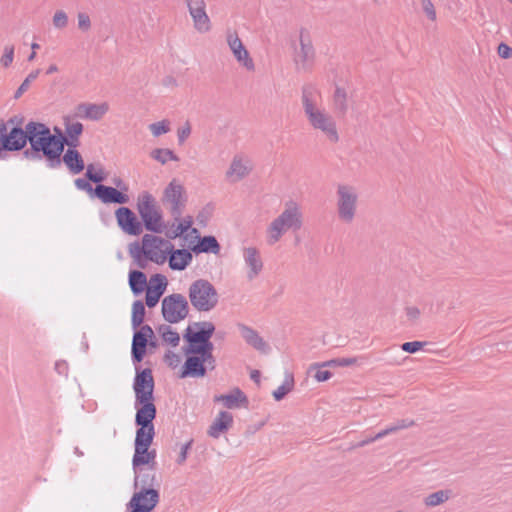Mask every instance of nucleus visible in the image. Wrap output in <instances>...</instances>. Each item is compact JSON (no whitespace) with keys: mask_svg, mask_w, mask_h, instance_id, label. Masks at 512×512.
Listing matches in <instances>:
<instances>
[{"mask_svg":"<svg viewBox=\"0 0 512 512\" xmlns=\"http://www.w3.org/2000/svg\"><path fill=\"white\" fill-rule=\"evenodd\" d=\"M133 389L135 393V423L137 426L154 427L153 420L156 417L154 404V378L149 368L137 370L134 378Z\"/></svg>","mask_w":512,"mask_h":512,"instance_id":"obj_2","label":"nucleus"},{"mask_svg":"<svg viewBox=\"0 0 512 512\" xmlns=\"http://www.w3.org/2000/svg\"><path fill=\"white\" fill-rule=\"evenodd\" d=\"M168 282L165 276L156 274L151 277L147 288H166Z\"/></svg>","mask_w":512,"mask_h":512,"instance_id":"obj_49","label":"nucleus"},{"mask_svg":"<svg viewBox=\"0 0 512 512\" xmlns=\"http://www.w3.org/2000/svg\"><path fill=\"white\" fill-rule=\"evenodd\" d=\"M424 345L425 342L421 341L405 342L401 345V349L407 353H416L422 349Z\"/></svg>","mask_w":512,"mask_h":512,"instance_id":"obj_50","label":"nucleus"},{"mask_svg":"<svg viewBox=\"0 0 512 512\" xmlns=\"http://www.w3.org/2000/svg\"><path fill=\"white\" fill-rule=\"evenodd\" d=\"M147 339L141 333H135L132 341V359L134 362L142 361L147 346Z\"/></svg>","mask_w":512,"mask_h":512,"instance_id":"obj_32","label":"nucleus"},{"mask_svg":"<svg viewBox=\"0 0 512 512\" xmlns=\"http://www.w3.org/2000/svg\"><path fill=\"white\" fill-rule=\"evenodd\" d=\"M39 73L40 70H35L24 79V81L22 82V84L16 92V97H19L23 92H25L29 88L31 82H33L38 77Z\"/></svg>","mask_w":512,"mask_h":512,"instance_id":"obj_46","label":"nucleus"},{"mask_svg":"<svg viewBox=\"0 0 512 512\" xmlns=\"http://www.w3.org/2000/svg\"><path fill=\"white\" fill-rule=\"evenodd\" d=\"M65 136L64 141L68 147H77L79 145V137L83 132V125L71 119L69 116L64 117Z\"/></svg>","mask_w":512,"mask_h":512,"instance_id":"obj_23","label":"nucleus"},{"mask_svg":"<svg viewBox=\"0 0 512 512\" xmlns=\"http://www.w3.org/2000/svg\"><path fill=\"white\" fill-rule=\"evenodd\" d=\"M452 497V491L449 489L438 490L433 492L423 499L426 507L433 508L447 502Z\"/></svg>","mask_w":512,"mask_h":512,"instance_id":"obj_30","label":"nucleus"},{"mask_svg":"<svg viewBox=\"0 0 512 512\" xmlns=\"http://www.w3.org/2000/svg\"><path fill=\"white\" fill-rule=\"evenodd\" d=\"M31 48H32V53L28 57L29 61H33L35 59V57H36V50L39 48V44L32 43Z\"/></svg>","mask_w":512,"mask_h":512,"instance_id":"obj_63","label":"nucleus"},{"mask_svg":"<svg viewBox=\"0 0 512 512\" xmlns=\"http://www.w3.org/2000/svg\"><path fill=\"white\" fill-rule=\"evenodd\" d=\"M149 130L154 137H159L160 135L166 134L171 130V123L169 120L164 119L159 122L150 124Z\"/></svg>","mask_w":512,"mask_h":512,"instance_id":"obj_42","label":"nucleus"},{"mask_svg":"<svg viewBox=\"0 0 512 512\" xmlns=\"http://www.w3.org/2000/svg\"><path fill=\"white\" fill-rule=\"evenodd\" d=\"M497 53L501 58L509 59L512 57V48L505 43H501L498 45Z\"/></svg>","mask_w":512,"mask_h":512,"instance_id":"obj_55","label":"nucleus"},{"mask_svg":"<svg viewBox=\"0 0 512 512\" xmlns=\"http://www.w3.org/2000/svg\"><path fill=\"white\" fill-rule=\"evenodd\" d=\"M233 424V416L227 411H221L214 419L208 429V435L212 438H219L220 435L227 431Z\"/></svg>","mask_w":512,"mask_h":512,"instance_id":"obj_25","label":"nucleus"},{"mask_svg":"<svg viewBox=\"0 0 512 512\" xmlns=\"http://www.w3.org/2000/svg\"><path fill=\"white\" fill-rule=\"evenodd\" d=\"M237 328L248 345L261 352L267 351L268 346L266 342L255 329L243 323H238Z\"/></svg>","mask_w":512,"mask_h":512,"instance_id":"obj_22","label":"nucleus"},{"mask_svg":"<svg viewBox=\"0 0 512 512\" xmlns=\"http://www.w3.org/2000/svg\"><path fill=\"white\" fill-rule=\"evenodd\" d=\"M13 59H14V46H12V45L5 46L4 50H3V54L0 58V64L4 68H8L12 64Z\"/></svg>","mask_w":512,"mask_h":512,"instance_id":"obj_44","label":"nucleus"},{"mask_svg":"<svg viewBox=\"0 0 512 512\" xmlns=\"http://www.w3.org/2000/svg\"><path fill=\"white\" fill-rule=\"evenodd\" d=\"M250 378L256 383L260 382V372L258 370H253L250 373Z\"/></svg>","mask_w":512,"mask_h":512,"instance_id":"obj_64","label":"nucleus"},{"mask_svg":"<svg viewBox=\"0 0 512 512\" xmlns=\"http://www.w3.org/2000/svg\"><path fill=\"white\" fill-rule=\"evenodd\" d=\"M129 285L130 288H146L147 278L146 275L141 271H131L129 274Z\"/></svg>","mask_w":512,"mask_h":512,"instance_id":"obj_40","label":"nucleus"},{"mask_svg":"<svg viewBox=\"0 0 512 512\" xmlns=\"http://www.w3.org/2000/svg\"><path fill=\"white\" fill-rule=\"evenodd\" d=\"M315 58L314 49L309 39H300V47L296 51L295 61L303 68L310 66Z\"/></svg>","mask_w":512,"mask_h":512,"instance_id":"obj_27","label":"nucleus"},{"mask_svg":"<svg viewBox=\"0 0 512 512\" xmlns=\"http://www.w3.org/2000/svg\"><path fill=\"white\" fill-rule=\"evenodd\" d=\"M76 148L77 147H68L62 158L64 164L72 174H79L85 168L84 160Z\"/></svg>","mask_w":512,"mask_h":512,"instance_id":"obj_26","label":"nucleus"},{"mask_svg":"<svg viewBox=\"0 0 512 512\" xmlns=\"http://www.w3.org/2000/svg\"><path fill=\"white\" fill-rule=\"evenodd\" d=\"M142 481H147L149 484L146 486L147 488H152L153 486V481H154V476H150V475H138L135 477V488H142V485H143V482Z\"/></svg>","mask_w":512,"mask_h":512,"instance_id":"obj_54","label":"nucleus"},{"mask_svg":"<svg viewBox=\"0 0 512 512\" xmlns=\"http://www.w3.org/2000/svg\"><path fill=\"white\" fill-rule=\"evenodd\" d=\"M115 215L118 225L124 232L130 235H139L141 233V224L129 208L120 207Z\"/></svg>","mask_w":512,"mask_h":512,"instance_id":"obj_19","label":"nucleus"},{"mask_svg":"<svg viewBox=\"0 0 512 512\" xmlns=\"http://www.w3.org/2000/svg\"><path fill=\"white\" fill-rule=\"evenodd\" d=\"M294 387V377L291 373H286L283 383L273 392L275 400H282Z\"/></svg>","mask_w":512,"mask_h":512,"instance_id":"obj_35","label":"nucleus"},{"mask_svg":"<svg viewBox=\"0 0 512 512\" xmlns=\"http://www.w3.org/2000/svg\"><path fill=\"white\" fill-rule=\"evenodd\" d=\"M55 369L58 371V373L65 374V373H67L68 367H67L66 362L63 361V362H57L55 365Z\"/></svg>","mask_w":512,"mask_h":512,"instance_id":"obj_61","label":"nucleus"},{"mask_svg":"<svg viewBox=\"0 0 512 512\" xmlns=\"http://www.w3.org/2000/svg\"><path fill=\"white\" fill-rule=\"evenodd\" d=\"M137 210L147 230L156 233L162 231V216L151 194L144 192L138 196Z\"/></svg>","mask_w":512,"mask_h":512,"instance_id":"obj_9","label":"nucleus"},{"mask_svg":"<svg viewBox=\"0 0 512 512\" xmlns=\"http://www.w3.org/2000/svg\"><path fill=\"white\" fill-rule=\"evenodd\" d=\"M226 41L239 66L248 72H253L255 70L254 60L238 34L236 32L228 33Z\"/></svg>","mask_w":512,"mask_h":512,"instance_id":"obj_13","label":"nucleus"},{"mask_svg":"<svg viewBox=\"0 0 512 512\" xmlns=\"http://www.w3.org/2000/svg\"><path fill=\"white\" fill-rule=\"evenodd\" d=\"M190 301L198 311H210L219 301L217 290H189Z\"/></svg>","mask_w":512,"mask_h":512,"instance_id":"obj_18","label":"nucleus"},{"mask_svg":"<svg viewBox=\"0 0 512 512\" xmlns=\"http://www.w3.org/2000/svg\"><path fill=\"white\" fill-rule=\"evenodd\" d=\"M189 246L192 247V250L201 253V252H212L218 253L219 244L214 237H204L201 240H197L196 244L193 245V241L188 243Z\"/></svg>","mask_w":512,"mask_h":512,"instance_id":"obj_31","label":"nucleus"},{"mask_svg":"<svg viewBox=\"0 0 512 512\" xmlns=\"http://www.w3.org/2000/svg\"><path fill=\"white\" fill-rule=\"evenodd\" d=\"M189 236H193L195 240L199 238L197 230L191 227L190 220H184L178 224L174 231V237H184L187 239Z\"/></svg>","mask_w":512,"mask_h":512,"instance_id":"obj_36","label":"nucleus"},{"mask_svg":"<svg viewBox=\"0 0 512 512\" xmlns=\"http://www.w3.org/2000/svg\"><path fill=\"white\" fill-rule=\"evenodd\" d=\"M95 195L105 204L117 203L126 204L129 202V194L120 191L117 188L105 185H97L95 188Z\"/></svg>","mask_w":512,"mask_h":512,"instance_id":"obj_20","label":"nucleus"},{"mask_svg":"<svg viewBox=\"0 0 512 512\" xmlns=\"http://www.w3.org/2000/svg\"><path fill=\"white\" fill-rule=\"evenodd\" d=\"M415 424L413 420L410 419H401L397 420L394 424L390 425L393 429V433H396L400 430L412 427Z\"/></svg>","mask_w":512,"mask_h":512,"instance_id":"obj_53","label":"nucleus"},{"mask_svg":"<svg viewBox=\"0 0 512 512\" xmlns=\"http://www.w3.org/2000/svg\"><path fill=\"white\" fill-rule=\"evenodd\" d=\"M77 22H78V28L83 31L87 32L91 28V20L88 14L86 13H78L77 15Z\"/></svg>","mask_w":512,"mask_h":512,"instance_id":"obj_48","label":"nucleus"},{"mask_svg":"<svg viewBox=\"0 0 512 512\" xmlns=\"http://www.w3.org/2000/svg\"><path fill=\"white\" fill-rule=\"evenodd\" d=\"M151 156L161 164H166L169 161H178L179 158L174 152L167 148H159L152 151Z\"/></svg>","mask_w":512,"mask_h":512,"instance_id":"obj_38","label":"nucleus"},{"mask_svg":"<svg viewBox=\"0 0 512 512\" xmlns=\"http://www.w3.org/2000/svg\"><path fill=\"white\" fill-rule=\"evenodd\" d=\"M53 26L56 29H64L68 25V15L63 10H57L52 18Z\"/></svg>","mask_w":512,"mask_h":512,"instance_id":"obj_43","label":"nucleus"},{"mask_svg":"<svg viewBox=\"0 0 512 512\" xmlns=\"http://www.w3.org/2000/svg\"><path fill=\"white\" fill-rule=\"evenodd\" d=\"M302 104L309 125L320 132L328 142L337 143L340 139L337 124L322 106L321 94L317 90L306 89Z\"/></svg>","mask_w":512,"mask_h":512,"instance_id":"obj_1","label":"nucleus"},{"mask_svg":"<svg viewBox=\"0 0 512 512\" xmlns=\"http://www.w3.org/2000/svg\"><path fill=\"white\" fill-rule=\"evenodd\" d=\"M169 254V266L174 270L185 269L192 260V254L184 249L172 250Z\"/></svg>","mask_w":512,"mask_h":512,"instance_id":"obj_29","label":"nucleus"},{"mask_svg":"<svg viewBox=\"0 0 512 512\" xmlns=\"http://www.w3.org/2000/svg\"><path fill=\"white\" fill-rule=\"evenodd\" d=\"M162 314L169 323H178L188 315V302L181 294H172L163 299Z\"/></svg>","mask_w":512,"mask_h":512,"instance_id":"obj_11","label":"nucleus"},{"mask_svg":"<svg viewBox=\"0 0 512 512\" xmlns=\"http://www.w3.org/2000/svg\"><path fill=\"white\" fill-rule=\"evenodd\" d=\"M192 444H193V440L190 439L188 442H186L185 444H183L180 448V453L176 459V462L179 464V465H182L183 463H185V461L187 460V457H188V451L191 449L192 447Z\"/></svg>","mask_w":512,"mask_h":512,"instance_id":"obj_51","label":"nucleus"},{"mask_svg":"<svg viewBox=\"0 0 512 512\" xmlns=\"http://www.w3.org/2000/svg\"><path fill=\"white\" fill-rule=\"evenodd\" d=\"M109 110V105L105 102L99 104L83 103L77 106V116L90 120L101 119Z\"/></svg>","mask_w":512,"mask_h":512,"instance_id":"obj_21","label":"nucleus"},{"mask_svg":"<svg viewBox=\"0 0 512 512\" xmlns=\"http://www.w3.org/2000/svg\"><path fill=\"white\" fill-rule=\"evenodd\" d=\"M406 315L410 320L414 321L420 316V310L415 306L406 307Z\"/></svg>","mask_w":512,"mask_h":512,"instance_id":"obj_58","label":"nucleus"},{"mask_svg":"<svg viewBox=\"0 0 512 512\" xmlns=\"http://www.w3.org/2000/svg\"><path fill=\"white\" fill-rule=\"evenodd\" d=\"M75 185L82 190L90 188V184L84 179H76Z\"/></svg>","mask_w":512,"mask_h":512,"instance_id":"obj_62","label":"nucleus"},{"mask_svg":"<svg viewBox=\"0 0 512 512\" xmlns=\"http://www.w3.org/2000/svg\"><path fill=\"white\" fill-rule=\"evenodd\" d=\"M142 488L135 492L127 503L129 512H150L159 502V493L153 488H147L149 484L147 481H142Z\"/></svg>","mask_w":512,"mask_h":512,"instance_id":"obj_10","label":"nucleus"},{"mask_svg":"<svg viewBox=\"0 0 512 512\" xmlns=\"http://www.w3.org/2000/svg\"><path fill=\"white\" fill-rule=\"evenodd\" d=\"M215 331V326L210 321L196 322L193 326H188L183 335L187 345L183 347L185 355H202L209 359L213 355L214 345L211 337Z\"/></svg>","mask_w":512,"mask_h":512,"instance_id":"obj_4","label":"nucleus"},{"mask_svg":"<svg viewBox=\"0 0 512 512\" xmlns=\"http://www.w3.org/2000/svg\"><path fill=\"white\" fill-rule=\"evenodd\" d=\"M145 306L141 300H136L132 305L131 323L133 328L139 327L144 320Z\"/></svg>","mask_w":512,"mask_h":512,"instance_id":"obj_37","label":"nucleus"},{"mask_svg":"<svg viewBox=\"0 0 512 512\" xmlns=\"http://www.w3.org/2000/svg\"><path fill=\"white\" fill-rule=\"evenodd\" d=\"M303 225L301 207L294 201L285 203L283 211L272 220L266 229V241L273 245L288 231H298Z\"/></svg>","mask_w":512,"mask_h":512,"instance_id":"obj_5","label":"nucleus"},{"mask_svg":"<svg viewBox=\"0 0 512 512\" xmlns=\"http://www.w3.org/2000/svg\"><path fill=\"white\" fill-rule=\"evenodd\" d=\"M86 177L95 183H100L106 179V173L101 166L89 164L86 169Z\"/></svg>","mask_w":512,"mask_h":512,"instance_id":"obj_39","label":"nucleus"},{"mask_svg":"<svg viewBox=\"0 0 512 512\" xmlns=\"http://www.w3.org/2000/svg\"><path fill=\"white\" fill-rule=\"evenodd\" d=\"M214 402H222L226 408L234 409L240 406L246 407L248 398L239 388H234L229 394L216 395Z\"/></svg>","mask_w":512,"mask_h":512,"instance_id":"obj_24","label":"nucleus"},{"mask_svg":"<svg viewBox=\"0 0 512 512\" xmlns=\"http://www.w3.org/2000/svg\"><path fill=\"white\" fill-rule=\"evenodd\" d=\"M191 124L187 121L181 127L177 129V137L179 144H183L191 134Z\"/></svg>","mask_w":512,"mask_h":512,"instance_id":"obj_47","label":"nucleus"},{"mask_svg":"<svg viewBox=\"0 0 512 512\" xmlns=\"http://www.w3.org/2000/svg\"><path fill=\"white\" fill-rule=\"evenodd\" d=\"M393 433V429L391 428V426H388L386 427L385 429L381 430L380 432H378L375 436H374V439L376 440H379V439H382L384 438L385 436L389 435V434H392Z\"/></svg>","mask_w":512,"mask_h":512,"instance_id":"obj_60","label":"nucleus"},{"mask_svg":"<svg viewBox=\"0 0 512 512\" xmlns=\"http://www.w3.org/2000/svg\"><path fill=\"white\" fill-rule=\"evenodd\" d=\"M113 184L116 186L115 188H117L118 190L124 191L129 194V186L122 178H114Z\"/></svg>","mask_w":512,"mask_h":512,"instance_id":"obj_57","label":"nucleus"},{"mask_svg":"<svg viewBox=\"0 0 512 512\" xmlns=\"http://www.w3.org/2000/svg\"><path fill=\"white\" fill-rule=\"evenodd\" d=\"M190 16L194 28L200 33H207L211 30V20L206 13L204 0H187Z\"/></svg>","mask_w":512,"mask_h":512,"instance_id":"obj_15","label":"nucleus"},{"mask_svg":"<svg viewBox=\"0 0 512 512\" xmlns=\"http://www.w3.org/2000/svg\"><path fill=\"white\" fill-rule=\"evenodd\" d=\"M136 333H141L143 335V337L146 339L149 337H152L154 334L152 328L149 325L141 326L140 330L137 331Z\"/></svg>","mask_w":512,"mask_h":512,"instance_id":"obj_59","label":"nucleus"},{"mask_svg":"<svg viewBox=\"0 0 512 512\" xmlns=\"http://www.w3.org/2000/svg\"><path fill=\"white\" fill-rule=\"evenodd\" d=\"M172 249L173 245L169 241L155 235L145 234L141 243L130 245L129 253L138 261L144 258L157 264H163Z\"/></svg>","mask_w":512,"mask_h":512,"instance_id":"obj_6","label":"nucleus"},{"mask_svg":"<svg viewBox=\"0 0 512 512\" xmlns=\"http://www.w3.org/2000/svg\"><path fill=\"white\" fill-rule=\"evenodd\" d=\"M135 295L141 294L144 290H132ZM146 291V305L154 307L160 300L165 290H145Z\"/></svg>","mask_w":512,"mask_h":512,"instance_id":"obj_41","label":"nucleus"},{"mask_svg":"<svg viewBox=\"0 0 512 512\" xmlns=\"http://www.w3.org/2000/svg\"><path fill=\"white\" fill-rule=\"evenodd\" d=\"M26 129L32 150L41 153L51 163L59 164L65 146L61 129L55 127V134H52L48 126L39 122H29Z\"/></svg>","mask_w":512,"mask_h":512,"instance_id":"obj_3","label":"nucleus"},{"mask_svg":"<svg viewBox=\"0 0 512 512\" xmlns=\"http://www.w3.org/2000/svg\"><path fill=\"white\" fill-rule=\"evenodd\" d=\"M359 359H363V357L335 358L322 363L312 364V367H347L357 364Z\"/></svg>","mask_w":512,"mask_h":512,"instance_id":"obj_34","label":"nucleus"},{"mask_svg":"<svg viewBox=\"0 0 512 512\" xmlns=\"http://www.w3.org/2000/svg\"><path fill=\"white\" fill-rule=\"evenodd\" d=\"M334 101L339 104L342 108L345 106L346 94L343 90L337 89L334 94Z\"/></svg>","mask_w":512,"mask_h":512,"instance_id":"obj_56","label":"nucleus"},{"mask_svg":"<svg viewBox=\"0 0 512 512\" xmlns=\"http://www.w3.org/2000/svg\"><path fill=\"white\" fill-rule=\"evenodd\" d=\"M421 8L430 21H435L437 13L431 0H421Z\"/></svg>","mask_w":512,"mask_h":512,"instance_id":"obj_45","label":"nucleus"},{"mask_svg":"<svg viewBox=\"0 0 512 512\" xmlns=\"http://www.w3.org/2000/svg\"><path fill=\"white\" fill-rule=\"evenodd\" d=\"M6 128L2 126L0 129V151H18L26 146L29 141V133L27 129L13 128L8 134H5Z\"/></svg>","mask_w":512,"mask_h":512,"instance_id":"obj_14","label":"nucleus"},{"mask_svg":"<svg viewBox=\"0 0 512 512\" xmlns=\"http://www.w3.org/2000/svg\"><path fill=\"white\" fill-rule=\"evenodd\" d=\"M251 170L252 166L249 159L236 155L225 172V180L228 183H237L246 178Z\"/></svg>","mask_w":512,"mask_h":512,"instance_id":"obj_17","label":"nucleus"},{"mask_svg":"<svg viewBox=\"0 0 512 512\" xmlns=\"http://www.w3.org/2000/svg\"><path fill=\"white\" fill-rule=\"evenodd\" d=\"M187 200L183 184L178 179H172L163 192L162 202L169 205L172 210L178 211Z\"/></svg>","mask_w":512,"mask_h":512,"instance_id":"obj_16","label":"nucleus"},{"mask_svg":"<svg viewBox=\"0 0 512 512\" xmlns=\"http://www.w3.org/2000/svg\"><path fill=\"white\" fill-rule=\"evenodd\" d=\"M337 216L343 223L350 224L355 219L358 206L357 189L349 184L337 186Z\"/></svg>","mask_w":512,"mask_h":512,"instance_id":"obj_8","label":"nucleus"},{"mask_svg":"<svg viewBox=\"0 0 512 512\" xmlns=\"http://www.w3.org/2000/svg\"><path fill=\"white\" fill-rule=\"evenodd\" d=\"M186 356L187 359L182 367L181 377H204L206 375L207 368H209L210 370L215 369L216 360L213 355H211L210 359L202 355Z\"/></svg>","mask_w":512,"mask_h":512,"instance_id":"obj_12","label":"nucleus"},{"mask_svg":"<svg viewBox=\"0 0 512 512\" xmlns=\"http://www.w3.org/2000/svg\"><path fill=\"white\" fill-rule=\"evenodd\" d=\"M155 436L154 427L139 426L136 430L135 451L132 459L133 468L136 469L141 465L154 464L156 451H149V447Z\"/></svg>","mask_w":512,"mask_h":512,"instance_id":"obj_7","label":"nucleus"},{"mask_svg":"<svg viewBox=\"0 0 512 512\" xmlns=\"http://www.w3.org/2000/svg\"><path fill=\"white\" fill-rule=\"evenodd\" d=\"M158 333L160 334L163 342L166 344L176 347L179 345L180 342V336L176 330H174L169 325H161L158 328Z\"/></svg>","mask_w":512,"mask_h":512,"instance_id":"obj_33","label":"nucleus"},{"mask_svg":"<svg viewBox=\"0 0 512 512\" xmlns=\"http://www.w3.org/2000/svg\"><path fill=\"white\" fill-rule=\"evenodd\" d=\"M244 259L249 267L248 276L255 277L262 269V260L259 251L256 248L249 247L244 250Z\"/></svg>","mask_w":512,"mask_h":512,"instance_id":"obj_28","label":"nucleus"},{"mask_svg":"<svg viewBox=\"0 0 512 512\" xmlns=\"http://www.w3.org/2000/svg\"><path fill=\"white\" fill-rule=\"evenodd\" d=\"M322 367H312L310 366V370L316 369V373L314 374V378L318 382H324L329 380L332 377V373L328 370H322Z\"/></svg>","mask_w":512,"mask_h":512,"instance_id":"obj_52","label":"nucleus"}]
</instances>
